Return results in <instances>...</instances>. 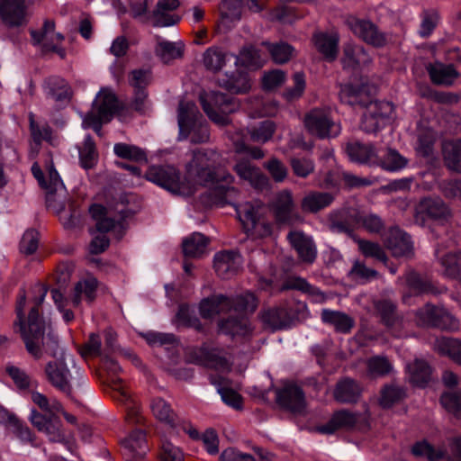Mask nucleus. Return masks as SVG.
<instances>
[{"mask_svg": "<svg viewBox=\"0 0 461 461\" xmlns=\"http://www.w3.org/2000/svg\"><path fill=\"white\" fill-rule=\"evenodd\" d=\"M376 93V86L366 78L350 82L341 86L339 98L342 103L349 105L366 107L361 122V129L368 133L375 132L392 117L394 107L385 101H373Z\"/></svg>", "mask_w": 461, "mask_h": 461, "instance_id": "obj_1", "label": "nucleus"}, {"mask_svg": "<svg viewBox=\"0 0 461 461\" xmlns=\"http://www.w3.org/2000/svg\"><path fill=\"white\" fill-rule=\"evenodd\" d=\"M25 303L26 293L23 288H21L16 304L17 321L15 324L19 325V330L27 351L36 359L41 357L43 351L55 357L59 348L57 337L51 333L45 336V321H35L36 312L34 311L31 315L30 325H25L23 313Z\"/></svg>", "mask_w": 461, "mask_h": 461, "instance_id": "obj_2", "label": "nucleus"}, {"mask_svg": "<svg viewBox=\"0 0 461 461\" xmlns=\"http://www.w3.org/2000/svg\"><path fill=\"white\" fill-rule=\"evenodd\" d=\"M227 162L214 149H197L193 153L192 160L186 165L187 175L203 185L220 181L230 184L233 181V176L221 170Z\"/></svg>", "mask_w": 461, "mask_h": 461, "instance_id": "obj_3", "label": "nucleus"}, {"mask_svg": "<svg viewBox=\"0 0 461 461\" xmlns=\"http://www.w3.org/2000/svg\"><path fill=\"white\" fill-rule=\"evenodd\" d=\"M178 140L203 144L210 140L209 126L194 103L181 101L178 106Z\"/></svg>", "mask_w": 461, "mask_h": 461, "instance_id": "obj_4", "label": "nucleus"}, {"mask_svg": "<svg viewBox=\"0 0 461 461\" xmlns=\"http://www.w3.org/2000/svg\"><path fill=\"white\" fill-rule=\"evenodd\" d=\"M111 354H104L102 359L103 367L111 375L113 397L114 400L122 402L126 408V420L130 423H140L142 416L140 414L137 402L132 399L131 393L122 384V380L115 375L121 371L119 364L110 357Z\"/></svg>", "mask_w": 461, "mask_h": 461, "instance_id": "obj_5", "label": "nucleus"}, {"mask_svg": "<svg viewBox=\"0 0 461 461\" xmlns=\"http://www.w3.org/2000/svg\"><path fill=\"white\" fill-rule=\"evenodd\" d=\"M203 112L217 125L224 126L230 122L229 115L238 111L240 104L235 98L210 91L200 95Z\"/></svg>", "mask_w": 461, "mask_h": 461, "instance_id": "obj_6", "label": "nucleus"}, {"mask_svg": "<svg viewBox=\"0 0 461 461\" xmlns=\"http://www.w3.org/2000/svg\"><path fill=\"white\" fill-rule=\"evenodd\" d=\"M116 109L117 100L114 94L110 89H101L93 103L91 111L83 119V126L93 128L96 133H99L101 124L108 122Z\"/></svg>", "mask_w": 461, "mask_h": 461, "instance_id": "obj_7", "label": "nucleus"}, {"mask_svg": "<svg viewBox=\"0 0 461 461\" xmlns=\"http://www.w3.org/2000/svg\"><path fill=\"white\" fill-rule=\"evenodd\" d=\"M303 124L309 133L321 140L335 138L341 131L340 125L332 120L327 109H312L305 114Z\"/></svg>", "mask_w": 461, "mask_h": 461, "instance_id": "obj_8", "label": "nucleus"}, {"mask_svg": "<svg viewBox=\"0 0 461 461\" xmlns=\"http://www.w3.org/2000/svg\"><path fill=\"white\" fill-rule=\"evenodd\" d=\"M416 322L421 327H433L445 330H457L458 321L444 308L427 303L416 312Z\"/></svg>", "mask_w": 461, "mask_h": 461, "instance_id": "obj_9", "label": "nucleus"}, {"mask_svg": "<svg viewBox=\"0 0 461 461\" xmlns=\"http://www.w3.org/2000/svg\"><path fill=\"white\" fill-rule=\"evenodd\" d=\"M76 367L75 360L70 354H62L59 358L47 363L45 375L52 386L69 395L71 393V373L68 365Z\"/></svg>", "mask_w": 461, "mask_h": 461, "instance_id": "obj_10", "label": "nucleus"}, {"mask_svg": "<svg viewBox=\"0 0 461 461\" xmlns=\"http://www.w3.org/2000/svg\"><path fill=\"white\" fill-rule=\"evenodd\" d=\"M270 209L278 224L294 225L303 221L301 214L295 210L293 194L288 189L276 194L270 203Z\"/></svg>", "mask_w": 461, "mask_h": 461, "instance_id": "obj_11", "label": "nucleus"}, {"mask_svg": "<svg viewBox=\"0 0 461 461\" xmlns=\"http://www.w3.org/2000/svg\"><path fill=\"white\" fill-rule=\"evenodd\" d=\"M415 221L425 223L427 219L438 221L440 224L447 222L451 218V210L439 197H424L416 206Z\"/></svg>", "mask_w": 461, "mask_h": 461, "instance_id": "obj_12", "label": "nucleus"}, {"mask_svg": "<svg viewBox=\"0 0 461 461\" xmlns=\"http://www.w3.org/2000/svg\"><path fill=\"white\" fill-rule=\"evenodd\" d=\"M347 24L355 35L369 45L380 48L388 42V36L368 20L349 16L347 19Z\"/></svg>", "mask_w": 461, "mask_h": 461, "instance_id": "obj_13", "label": "nucleus"}, {"mask_svg": "<svg viewBox=\"0 0 461 461\" xmlns=\"http://www.w3.org/2000/svg\"><path fill=\"white\" fill-rule=\"evenodd\" d=\"M55 25L51 21H46L41 31H32L31 34L35 44H41L44 51L57 53L61 59L65 58L66 51L61 47L64 37L55 32Z\"/></svg>", "mask_w": 461, "mask_h": 461, "instance_id": "obj_14", "label": "nucleus"}, {"mask_svg": "<svg viewBox=\"0 0 461 461\" xmlns=\"http://www.w3.org/2000/svg\"><path fill=\"white\" fill-rule=\"evenodd\" d=\"M146 178L172 192H180V174L172 166H152L146 172Z\"/></svg>", "mask_w": 461, "mask_h": 461, "instance_id": "obj_15", "label": "nucleus"}, {"mask_svg": "<svg viewBox=\"0 0 461 461\" xmlns=\"http://www.w3.org/2000/svg\"><path fill=\"white\" fill-rule=\"evenodd\" d=\"M30 420L39 431L44 432L50 441L67 443L66 437L61 431V421L57 415L47 416L32 410Z\"/></svg>", "mask_w": 461, "mask_h": 461, "instance_id": "obj_16", "label": "nucleus"}, {"mask_svg": "<svg viewBox=\"0 0 461 461\" xmlns=\"http://www.w3.org/2000/svg\"><path fill=\"white\" fill-rule=\"evenodd\" d=\"M276 402L283 409L294 414H303L305 410V399L303 390L295 384L285 385L276 391Z\"/></svg>", "mask_w": 461, "mask_h": 461, "instance_id": "obj_17", "label": "nucleus"}, {"mask_svg": "<svg viewBox=\"0 0 461 461\" xmlns=\"http://www.w3.org/2000/svg\"><path fill=\"white\" fill-rule=\"evenodd\" d=\"M0 17L8 26L18 27L27 23L25 0H0Z\"/></svg>", "mask_w": 461, "mask_h": 461, "instance_id": "obj_18", "label": "nucleus"}, {"mask_svg": "<svg viewBox=\"0 0 461 461\" xmlns=\"http://www.w3.org/2000/svg\"><path fill=\"white\" fill-rule=\"evenodd\" d=\"M213 264L217 275L223 279H229L240 271L243 259L239 252L225 250L215 254Z\"/></svg>", "mask_w": 461, "mask_h": 461, "instance_id": "obj_19", "label": "nucleus"}, {"mask_svg": "<svg viewBox=\"0 0 461 461\" xmlns=\"http://www.w3.org/2000/svg\"><path fill=\"white\" fill-rule=\"evenodd\" d=\"M287 240L303 262L311 264L315 260L317 249L312 237L302 230H293L288 232Z\"/></svg>", "mask_w": 461, "mask_h": 461, "instance_id": "obj_20", "label": "nucleus"}, {"mask_svg": "<svg viewBox=\"0 0 461 461\" xmlns=\"http://www.w3.org/2000/svg\"><path fill=\"white\" fill-rule=\"evenodd\" d=\"M147 450L146 435L142 429L133 430L122 442V454L126 461H136L143 458Z\"/></svg>", "mask_w": 461, "mask_h": 461, "instance_id": "obj_21", "label": "nucleus"}, {"mask_svg": "<svg viewBox=\"0 0 461 461\" xmlns=\"http://www.w3.org/2000/svg\"><path fill=\"white\" fill-rule=\"evenodd\" d=\"M387 249L393 257H411L413 244L411 237L399 228H391L385 240Z\"/></svg>", "mask_w": 461, "mask_h": 461, "instance_id": "obj_22", "label": "nucleus"}, {"mask_svg": "<svg viewBox=\"0 0 461 461\" xmlns=\"http://www.w3.org/2000/svg\"><path fill=\"white\" fill-rule=\"evenodd\" d=\"M275 123L265 121L247 130H241L237 139L232 140L233 144H245L246 141L267 142L275 132Z\"/></svg>", "mask_w": 461, "mask_h": 461, "instance_id": "obj_23", "label": "nucleus"}, {"mask_svg": "<svg viewBox=\"0 0 461 461\" xmlns=\"http://www.w3.org/2000/svg\"><path fill=\"white\" fill-rule=\"evenodd\" d=\"M359 415L347 410H340L331 416L330 420L323 425L316 428V430L321 434H333L338 429H348L357 422Z\"/></svg>", "mask_w": 461, "mask_h": 461, "instance_id": "obj_24", "label": "nucleus"}, {"mask_svg": "<svg viewBox=\"0 0 461 461\" xmlns=\"http://www.w3.org/2000/svg\"><path fill=\"white\" fill-rule=\"evenodd\" d=\"M237 175L257 189H265L269 185L268 177L248 160L239 161L234 167Z\"/></svg>", "mask_w": 461, "mask_h": 461, "instance_id": "obj_25", "label": "nucleus"}, {"mask_svg": "<svg viewBox=\"0 0 461 461\" xmlns=\"http://www.w3.org/2000/svg\"><path fill=\"white\" fill-rule=\"evenodd\" d=\"M339 37L337 32H315L312 42L317 50L328 60H333L338 54Z\"/></svg>", "mask_w": 461, "mask_h": 461, "instance_id": "obj_26", "label": "nucleus"}, {"mask_svg": "<svg viewBox=\"0 0 461 461\" xmlns=\"http://www.w3.org/2000/svg\"><path fill=\"white\" fill-rule=\"evenodd\" d=\"M199 310L203 318L211 319L221 312H230L231 302L223 294H214L202 300Z\"/></svg>", "mask_w": 461, "mask_h": 461, "instance_id": "obj_27", "label": "nucleus"}, {"mask_svg": "<svg viewBox=\"0 0 461 461\" xmlns=\"http://www.w3.org/2000/svg\"><path fill=\"white\" fill-rule=\"evenodd\" d=\"M435 255L442 267V274L451 279L461 282V250L439 255V249H435Z\"/></svg>", "mask_w": 461, "mask_h": 461, "instance_id": "obj_28", "label": "nucleus"}, {"mask_svg": "<svg viewBox=\"0 0 461 461\" xmlns=\"http://www.w3.org/2000/svg\"><path fill=\"white\" fill-rule=\"evenodd\" d=\"M195 363L213 369H227L229 362L222 349L202 348L196 357Z\"/></svg>", "mask_w": 461, "mask_h": 461, "instance_id": "obj_29", "label": "nucleus"}, {"mask_svg": "<svg viewBox=\"0 0 461 461\" xmlns=\"http://www.w3.org/2000/svg\"><path fill=\"white\" fill-rule=\"evenodd\" d=\"M262 321L274 330H283L292 325V317L286 307H274L261 313Z\"/></svg>", "mask_w": 461, "mask_h": 461, "instance_id": "obj_30", "label": "nucleus"}, {"mask_svg": "<svg viewBox=\"0 0 461 461\" xmlns=\"http://www.w3.org/2000/svg\"><path fill=\"white\" fill-rule=\"evenodd\" d=\"M321 318L322 322L333 326L340 333H349L355 324L354 319L347 313L330 309H323Z\"/></svg>", "mask_w": 461, "mask_h": 461, "instance_id": "obj_31", "label": "nucleus"}, {"mask_svg": "<svg viewBox=\"0 0 461 461\" xmlns=\"http://www.w3.org/2000/svg\"><path fill=\"white\" fill-rule=\"evenodd\" d=\"M219 330L225 334L235 337H245L249 332V321L243 315L230 316L218 323Z\"/></svg>", "mask_w": 461, "mask_h": 461, "instance_id": "obj_32", "label": "nucleus"}, {"mask_svg": "<svg viewBox=\"0 0 461 461\" xmlns=\"http://www.w3.org/2000/svg\"><path fill=\"white\" fill-rule=\"evenodd\" d=\"M179 5L178 0H159L154 12L155 24L158 26H171L178 23L179 17L168 14Z\"/></svg>", "mask_w": 461, "mask_h": 461, "instance_id": "obj_33", "label": "nucleus"}, {"mask_svg": "<svg viewBox=\"0 0 461 461\" xmlns=\"http://www.w3.org/2000/svg\"><path fill=\"white\" fill-rule=\"evenodd\" d=\"M345 151L356 163L375 165L379 161V149L375 146H346Z\"/></svg>", "mask_w": 461, "mask_h": 461, "instance_id": "obj_34", "label": "nucleus"}, {"mask_svg": "<svg viewBox=\"0 0 461 461\" xmlns=\"http://www.w3.org/2000/svg\"><path fill=\"white\" fill-rule=\"evenodd\" d=\"M219 85L234 94H245L250 87V79L247 73L238 72L236 75L224 74L218 78Z\"/></svg>", "mask_w": 461, "mask_h": 461, "instance_id": "obj_35", "label": "nucleus"}, {"mask_svg": "<svg viewBox=\"0 0 461 461\" xmlns=\"http://www.w3.org/2000/svg\"><path fill=\"white\" fill-rule=\"evenodd\" d=\"M150 408L153 415L160 421L167 423L172 428L180 424L179 418L172 410L170 404L160 397L154 398L151 401Z\"/></svg>", "mask_w": 461, "mask_h": 461, "instance_id": "obj_36", "label": "nucleus"}, {"mask_svg": "<svg viewBox=\"0 0 461 461\" xmlns=\"http://www.w3.org/2000/svg\"><path fill=\"white\" fill-rule=\"evenodd\" d=\"M359 396V385L356 381L349 378L339 381L334 390V398L342 403L356 402Z\"/></svg>", "mask_w": 461, "mask_h": 461, "instance_id": "obj_37", "label": "nucleus"}, {"mask_svg": "<svg viewBox=\"0 0 461 461\" xmlns=\"http://www.w3.org/2000/svg\"><path fill=\"white\" fill-rule=\"evenodd\" d=\"M350 218L357 226L364 228L370 233L378 234L384 229V221L375 213L354 210L350 213Z\"/></svg>", "mask_w": 461, "mask_h": 461, "instance_id": "obj_38", "label": "nucleus"}, {"mask_svg": "<svg viewBox=\"0 0 461 461\" xmlns=\"http://www.w3.org/2000/svg\"><path fill=\"white\" fill-rule=\"evenodd\" d=\"M434 349L442 356H447L456 364L461 366V340L441 337L434 342Z\"/></svg>", "mask_w": 461, "mask_h": 461, "instance_id": "obj_39", "label": "nucleus"}, {"mask_svg": "<svg viewBox=\"0 0 461 461\" xmlns=\"http://www.w3.org/2000/svg\"><path fill=\"white\" fill-rule=\"evenodd\" d=\"M333 201L329 193L311 192L301 202V208L305 212L316 213L328 207Z\"/></svg>", "mask_w": 461, "mask_h": 461, "instance_id": "obj_40", "label": "nucleus"}, {"mask_svg": "<svg viewBox=\"0 0 461 461\" xmlns=\"http://www.w3.org/2000/svg\"><path fill=\"white\" fill-rule=\"evenodd\" d=\"M428 72L431 81L437 85H451L458 77L457 71L452 65L438 62L429 64Z\"/></svg>", "mask_w": 461, "mask_h": 461, "instance_id": "obj_41", "label": "nucleus"}, {"mask_svg": "<svg viewBox=\"0 0 461 461\" xmlns=\"http://www.w3.org/2000/svg\"><path fill=\"white\" fill-rule=\"evenodd\" d=\"M155 53L163 63H169L183 56L184 45L181 42H172L158 38Z\"/></svg>", "mask_w": 461, "mask_h": 461, "instance_id": "obj_42", "label": "nucleus"}, {"mask_svg": "<svg viewBox=\"0 0 461 461\" xmlns=\"http://www.w3.org/2000/svg\"><path fill=\"white\" fill-rule=\"evenodd\" d=\"M407 370L410 375V382L416 386H425L431 375V368L429 364L421 359H416L407 365Z\"/></svg>", "mask_w": 461, "mask_h": 461, "instance_id": "obj_43", "label": "nucleus"}, {"mask_svg": "<svg viewBox=\"0 0 461 461\" xmlns=\"http://www.w3.org/2000/svg\"><path fill=\"white\" fill-rule=\"evenodd\" d=\"M281 291L298 290L316 296V302H324V294L316 287L310 285L304 278L299 276H289L280 287Z\"/></svg>", "mask_w": 461, "mask_h": 461, "instance_id": "obj_44", "label": "nucleus"}, {"mask_svg": "<svg viewBox=\"0 0 461 461\" xmlns=\"http://www.w3.org/2000/svg\"><path fill=\"white\" fill-rule=\"evenodd\" d=\"M208 239L200 232H194L183 241V251L189 258H199L205 253Z\"/></svg>", "mask_w": 461, "mask_h": 461, "instance_id": "obj_45", "label": "nucleus"}, {"mask_svg": "<svg viewBox=\"0 0 461 461\" xmlns=\"http://www.w3.org/2000/svg\"><path fill=\"white\" fill-rule=\"evenodd\" d=\"M375 165L381 166L387 171H397L407 165V160L395 149H379V161Z\"/></svg>", "mask_w": 461, "mask_h": 461, "instance_id": "obj_46", "label": "nucleus"}, {"mask_svg": "<svg viewBox=\"0 0 461 461\" xmlns=\"http://www.w3.org/2000/svg\"><path fill=\"white\" fill-rule=\"evenodd\" d=\"M261 210L259 204L254 205L251 203H242L237 208V214L245 232L251 230V226H255V222L261 217Z\"/></svg>", "mask_w": 461, "mask_h": 461, "instance_id": "obj_47", "label": "nucleus"}, {"mask_svg": "<svg viewBox=\"0 0 461 461\" xmlns=\"http://www.w3.org/2000/svg\"><path fill=\"white\" fill-rule=\"evenodd\" d=\"M375 308L381 316L382 321L388 327L398 326L402 320L396 314V305L390 300H378L375 303Z\"/></svg>", "mask_w": 461, "mask_h": 461, "instance_id": "obj_48", "label": "nucleus"}, {"mask_svg": "<svg viewBox=\"0 0 461 461\" xmlns=\"http://www.w3.org/2000/svg\"><path fill=\"white\" fill-rule=\"evenodd\" d=\"M98 282L95 277H90L83 281H79L75 288L72 296V303L74 306H78L81 302L82 295H84L89 302H93L95 298Z\"/></svg>", "mask_w": 461, "mask_h": 461, "instance_id": "obj_49", "label": "nucleus"}, {"mask_svg": "<svg viewBox=\"0 0 461 461\" xmlns=\"http://www.w3.org/2000/svg\"><path fill=\"white\" fill-rule=\"evenodd\" d=\"M370 60L363 47L351 43L344 47L342 62L345 68H355L357 65L366 64Z\"/></svg>", "mask_w": 461, "mask_h": 461, "instance_id": "obj_50", "label": "nucleus"}, {"mask_svg": "<svg viewBox=\"0 0 461 461\" xmlns=\"http://www.w3.org/2000/svg\"><path fill=\"white\" fill-rule=\"evenodd\" d=\"M416 457L426 458L428 461H438L445 457L446 452L441 448H435L427 440L416 442L411 449Z\"/></svg>", "mask_w": 461, "mask_h": 461, "instance_id": "obj_51", "label": "nucleus"}, {"mask_svg": "<svg viewBox=\"0 0 461 461\" xmlns=\"http://www.w3.org/2000/svg\"><path fill=\"white\" fill-rule=\"evenodd\" d=\"M265 59L261 57L258 50L249 46L244 48L239 57L235 58V64L242 67L256 69L263 66Z\"/></svg>", "mask_w": 461, "mask_h": 461, "instance_id": "obj_52", "label": "nucleus"}, {"mask_svg": "<svg viewBox=\"0 0 461 461\" xmlns=\"http://www.w3.org/2000/svg\"><path fill=\"white\" fill-rule=\"evenodd\" d=\"M230 55L218 47H212L206 50L203 56V62L205 68L212 71H218L225 65Z\"/></svg>", "mask_w": 461, "mask_h": 461, "instance_id": "obj_53", "label": "nucleus"}, {"mask_svg": "<svg viewBox=\"0 0 461 461\" xmlns=\"http://www.w3.org/2000/svg\"><path fill=\"white\" fill-rule=\"evenodd\" d=\"M405 280L408 286L417 294L436 293L432 283L415 271H409L405 275Z\"/></svg>", "mask_w": 461, "mask_h": 461, "instance_id": "obj_54", "label": "nucleus"}, {"mask_svg": "<svg viewBox=\"0 0 461 461\" xmlns=\"http://www.w3.org/2000/svg\"><path fill=\"white\" fill-rule=\"evenodd\" d=\"M211 383L216 385L223 402L236 410L242 408L241 395L231 388L222 386L223 380L221 378L214 379L211 377Z\"/></svg>", "mask_w": 461, "mask_h": 461, "instance_id": "obj_55", "label": "nucleus"}, {"mask_svg": "<svg viewBox=\"0 0 461 461\" xmlns=\"http://www.w3.org/2000/svg\"><path fill=\"white\" fill-rule=\"evenodd\" d=\"M230 299L231 302V310L240 315L243 312H253L258 308V299L252 293L249 292L237 295L235 297H230Z\"/></svg>", "mask_w": 461, "mask_h": 461, "instance_id": "obj_56", "label": "nucleus"}, {"mask_svg": "<svg viewBox=\"0 0 461 461\" xmlns=\"http://www.w3.org/2000/svg\"><path fill=\"white\" fill-rule=\"evenodd\" d=\"M263 45L266 46V48L270 52L273 60L278 64L286 63L295 54L294 49L291 45L285 42L276 44L264 42Z\"/></svg>", "mask_w": 461, "mask_h": 461, "instance_id": "obj_57", "label": "nucleus"}, {"mask_svg": "<svg viewBox=\"0 0 461 461\" xmlns=\"http://www.w3.org/2000/svg\"><path fill=\"white\" fill-rule=\"evenodd\" d=\"M355 240L358 245L360 252L365 257L375 258L384 264L387 263V255L379 243L361 239H357Z\"/></svg>", "mask_w": 461, "mask_h": 461, "instance_id": "obj_58", "label": "nucleus"}, {"mask_svg": "<svg viewBox=\"0 0 461 461\" xmlns=\"http://www.w3.org/2000/svg\"><path fill=\"white\" fill-rule=\"evenodd\" d=\"M405 397L402 387L395 384H387L381 390L380 405L383 408H390Z\"/></svg>", "mask_w": 461, "mask_h": 461, "instance_id": "obj_59", "label": "nucleus"}, {"mask_svg": "<svg viewBox=\"0 0 461 461\" xmlns=\"http://www.w3.org/2000/svg\"><path fill=\"white\" fill-rule=\"evenodd\" d=\"M292 79L294 86L287 87L283 93V97L288 102L301 98L306 87L305 75L303 73H294Z\"/></svg>", "mask_w": 461, "mask_h": 461, "instance_id": "obj_60", "label": "nucleus"}, {"mask_svg": "<svg viewBox=\"0 0 461 461\" xmlns=\"http://www.w3.org/2000/svg\"><path fill=\"white\" fill-rule=\"evenodd\" d=\"M445 165L452 171L461 173V146H442Z\"/></svg>", "mask_w": 461, "mask_h": 461, "instance_id": "obj_61", "label": "nucleus"}, {"mask_svg": "<svg viewBox=\"0 0 461 461\" xmlns=\"http://www.w3.org/2000/svg\"><path fill=\"white\" fill-rule=\"evenodd\" d=\"M113 149L114 153L122 158L135 162L147 161L146 152L138 146H114Z\"/></svg>", "mask_w": 461, "mask_h": 461, "instance_id": "obj_62", "label": "nucleus"}, {"mask_svg": "<svg viewBox=\"0 0 461 461\" xmlns=\"http://www.w3.org/2000/svg\"><path fill=\"white\" fill-rule=\"evenodd\" d=\"M440 402L447 411L461 416V390L443 393Z\"/></svg>", "mask_w": 461, "mask_h": 461, "instance_id": "obj_63", "label": "nucleus"}, {"mask_svg": "<svg viewBox=\"0 0 461 461\" xmlns=\"http://www.w3.org/2000/svg\"><path fill=\"white\" fill-rule=\"evenodd\" d=\"M286 79V75L280 69H273L265 72L262 77V86L265 90L271 91L281 86Z\"/></svg>", "mask_w": 461, "mask_h": 461, "instance_id": "obj_64", "label": "nucleus"}]
</instances>
